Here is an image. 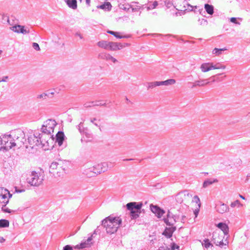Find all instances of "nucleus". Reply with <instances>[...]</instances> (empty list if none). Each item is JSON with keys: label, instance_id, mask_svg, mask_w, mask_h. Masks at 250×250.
Listing matches in <instances>:
<instances>
[{"label": "nucleus", "instance_id": "obj_5", "mask_svg": "<svg viewBox=\"0 0 250 250\" xmlns=\"http://www.w3.org/2000/svg\"><path fill=\"white\" fill-rule=\"evenodd\" d=\"M142 205L143 204H126L127 209L130 210L131 219H136L139 217Z\"/></svg>", "mask_w": 250, "mask_h": 250}, {"label": "nucleus", "instance_id": "obj_61", "mask_svg": "<svg viewBox=\"0 0 250 250\" xmlns=\"http://www.w3.org/2000/svg\"><path fill=\"white\" fill-rule=\"evenodd\" d=\"M80 1H81L82 0H80Z\"/></svg>", "mask_w": 250, "mask_h": 250}, {"label": "nucleus", "instance_id": "obj_19", "mask_svg": "<svg viewBox=\"0 0 250 250\" xmlns=\"http://www.w3.org/2000/svg\"><path fill=\"white\" fill-rule=\"evenodd\" d=\"M176 229V227L166 228L164 231L163 232V235H165L167 238H170L171 237H172L173 232Z\"/></svg>", "mask_w": 250, "mask_h": 250}, {"label": "nucleus", "instance_id": "obj_52", "mask_svg": "<svg viewBox=\"0 0 250 250\" xmlns=\"http://www.w3.org/2000/svg\"><path fill=\"white\" fill-rule=\"evenodd\" d=\"M54 93H55L54 91H52V92H49L47 94H49V95L50 94H51V95H53L54 94Z\"/></svg>", "mask_w": 250, "mask_h": 250}, {"label": "nucleus", "instance_id": "obj_25", "mask_svg": "<svg viewBox=\"0 0 250 250\" xmlns=\"http://www.w3.org/2000/svg\"><path fill=\"white\" fill-rule=\"evenodd\" d=\"M7 204H4L1 207V210L3 212L9 213H14L16 210H14L13 209H9L6 207Z\"/></svg>", "mask_w": 250, "mask_h": 250}, {"label": "nucleus", "instance_id": "obj_51", "mask_svg": "<svg viewBox=\"0 0 250 250\" xmlns=\"http://www.w3.org/2000/svg\"><path fill=\"white\" fill-rule=\"evenodd\" d=\"M86 3L87 4L89 5L90 3V0H86Z\"/></svg>", "mask_w": 250, "mask_h": 250}, {"label": "nucleus", "instance_id": "obj_49", "mask_svg": "<svg viewBox=\"0 0 250 250\" xmlns=\"http://www.w3.org/2000/svg\"><path fill=\"white\" fill-rule=\"evenodd\" d=\"M185 218H186V216L183 215L182 216V218H181V222H183V223H184L185 222Z\"/></svg>", "mask_w": 250, "mask_h": 250}, {"label": "nucleus", "instance_id": "obj_53", "mask_svg": "<svg viewBox=\"0 0 250 250\" xmlns=\"http://www.w3.org/2000/svg\"><path fill=\"white\" fill-rule=\"evenodd\" d=\"M175 245L173 244V245L172 246L171 249H172V250H174L175 249Z\"/></svg>", "mask_w": 250, "mask_h": 250}, {"label": "nucleus", "instance_id": "obj_38", "mask_svg": "<svg viewBox=\"0 0 250 250\" xmlns=\"http://www.w3.org/2000/svg\"><path fill=\"white\" fill-rule=\"evenodd\" d=\"M105 59L108 60H111L113 62H116L117 60L114 58L112 56H111L110 54H106L105 55Z\"/></svg>", "mask_w": 250, "mask_h": 250}, {"label": "nucleus", "instance_id": "obj_55", "mask_svg": "<svg viewBox=\"0 0 250 250\" xmlns=\"http://www.w3.org/2000/svg\"><path fill=\"white\" fill-rule=\"evenodd\" d=\"M98 231V229H97L94 232L93 234H96V232Z\"/></svg>", "mask_w": 250, "mask_h": 250}, {"label": "nucleus", "instance_id": "obj_16", "mask_svg": "<svg viewBox=\"0 0 250 250\" xmlns=\"http://www.w3.org/2000/svg\"><path fill=\"white\" fill-rule=\"evenodd\" d=\"M215 208L217 212L222 214L229 210L228 204H216Z\"/></svg>", "mask_w": 250, "mask_h": 250}, {"label": "nucleus", "instance_id": "obj_31", "mask_svg": "<svg viewBox=\"0 0 250 250\" xmlns=\"http://www.w3.org/2000/svg\"><path fill=\"white\" fill-rule=\"evenodd\" d=\"M160 82H151L148 83V88H153L156 86H160Z\"/></svg>", "mask_w": 250, "mask_h": 250}, {"label": "nucleus", "instance_id": "obj_17", "mask_svg": "<svg viewBox=\"0 0 250 250\" xmlns=\"http://www.w3.org/2000/svg\"><path fill=\"white\" fill-rule=\"evenodd\" d=\"M216 227L223 232L224 235H227L229 234V228L226 223L223 222L219 223L216 225Z\"/></svg>", "mask_w": 250, "mask_h": 250}, {"label": "nucleus", "instance_id": "obj_41", "mask_svg": "<svg viewBox=\"0 0 250 250\" xmlns=\"http://www.w3.org/2000/svg\"><path fill=\"white\" fill-rule=\"evenodd\" d=\"M33 46L37 50L39 51V50H40V46H39V44L37 43L34 42L33 43Z\"/></svg>", "mask_w": 250, "mask_h": 250}, {"label": "nucleus", "instance_id": "obj_6", "mask_svg": "<svg viewBox=\"0 0 250 250\" xmlns=\"http://www.w3.org/2000/svg\"><path fill=\"white\" fill-rule=\"evenodd\" d=\"M0 144L2 145L0 149L4 150H9L16 145V143L12 142L10 135L0 138Z\"/></svg>", "mask_w": 250, "mask_h": 250}, {"label": "nucleus", "instance_id": "obj_11", "mask_svg": "<svg viewBox=\"0 0 250 250\" xmlns=\"http://www.w3.org/2000/svg\"><path fill=\"white\" fill-rule=\"evenodd\" d=\"M224 236L220 234L217 232H214L212 234V241L217 246L223 248L224 246L227 245V244L223 242Z\"/></svg>", "mask_w": 250, "mask_h": 250}, {"label": "nucleus", "instance_id": "obj_12", "mask_svg": "<svg viewBox=\"0 0 250 250\" xmlns=\"http://www.w3.org/2000/svg\"><path fill=\"white\" fill-rule=\"evenodd\" d=\"M27 143L28 144L26 147L27 148H33L39 144V138L38 136H35L34 134L30 135L28 138Z\"/></svg>", "mask_w": 250, "mask_h": 250}, {"label": "nucleus", "instance_id": "obj_28", "mask_svg": "<svg viewBox=\"0 0 250 250\" xmlns=\"http://www.w3.org/2000/svg\"><path fill=\"white\" fill-rule=\"evenodd\" d=\"M225 50H227V48L225 47L221 49L215 48L213 50V53L215 54L216 56H218L221 54L222 51Z\"/></svg>", "mask_w": 250, "mask_h": 250}, {"label": "nucleus", "instance_id": "obj_40", "mask_svg": "<svg viewBox=\"0 0 250 250\" xmlns=\"http://www.w3.org/2000/svg\"><path fill=\"white\" fill-rule=\"evenodd\" d=\"M62 250H73V248L71 246L67 245L63 248Z\"/></svg>", "mask_w": 250, "mask_h": 250}, {"label": "nucleus", "instance_id": "obj_36", "mask_svg": "<svg viewBox=\"0 0 250 250\" xmlns=\"http://www.w3.org/2000/svg\"><path fill=\"white\" fill-rule=\"evenodd\" d=\"M201 205V204H198V205H197L198 207L193 211V212H194V215L195 216V217H197L198 215V214H199V210H200Z\"/></svg>", "mask_w": 250, "mask_h": 250}, {"label": "nucleus", "instance_id": "obj_23", "mask_svg": "<svg viewBox=\"0 0 250 250\" xmlns=\"http://www.w3.org/2000/svg\"><path fill=\"white\" fill-rule=\"evenodd\" d=\"M205 9L206 12L209 15H212L214 13V8L211 5L206 4L205 5Z\"/></svg>", "mask_w": 250, "mask_h": 250}, {"label": "nucleus", "instance_id": "obj_34", "mask_svg": "<svg viewBox=\"0 0 250 250\" xmlns=\"http://www.w3.org/2000/svg\"><path fill=\"white\" fill-rule=\"evenodd\" d=\"M163 220L167 225L169 226H173L174 223L176 222L175 219H174V221H169V218H164Z\"/></svg>", "mask_w": 250, "mask_h": 250}, {"label": "nucleus", "instance_id": "obj_1", "mask_svg": "<svg viewBox=\"0 0 250 250\" xmlns=\"http://www.w3.org/2000/svg\"><path fill=\"white\" fill-rule=\"evenodd\" d=\"M56 125L57 123L55 120L48 119L44 122L42 126V134L40 135L39 139L44 150L51 149L54 146V140L52 134Z\"/></svg>", "mask_w": 250, "mask_h": 250}, {"label": "nucleus", "instance_id": "obj_35", "mask_svg": "<svg viewBox=\"0 0 250 250\" xmlns=\"http://www.w3.org/2000/svg\"><path fill=\"white\" fill-rule=\"evenodd\" d=\"M209 82L207 81V80H204L200 81H198L196 82V84L199 86H204L208 83H209Z\"/></svg>", "mask_w": 250, "mask_h": 250}, {"label": "nucleus", "instance_id": "obj_21", "mask_svg": "<svg viewBox=\"0 0 250 250\" xmlns=\"http://www.w3.org/2000/svg\"><path fill=\"white\" fill-rule=\"evenodd\" d=\"M64 135L63 132L59 131L56 134V142H58L59 146H61L64 140Z\"/></svg>", "mask_w": 250, "mask_h": 250}, {"label": "nucleus", "instance_id": "obj_44", "mask_svg": "<svg viewBox=\"0 0 250 250\" xmlns=\"http://www.w3.org/2000/svg\"><path fill=\"white\" fill-rule=\"evenodd\" d=\"M157 250H170V249L167 247H165L163 246V247H160L159 248V249Z\"/></svg>", "mask_w": 250, "mask_h": 250}, {"label": "nucleus", "instance_id": "obj_10", "mask_svg": "<svg viewBox=\"0 0 250 250\" xmlns=\"http://www.w3.org/2000/svg\"><path fill=\"white\" fill-rule=\"evenodd\" d=\"M43 179L39 175V174L35 172H32L30 177L28 178V183L31 185L34 186H38L40 185Z\"/></svg>", "mask_w": 250, "mask_h": 250}, {"label": "nucleus", "instance_id": "obj_43", "mask_svg": "<svg viewBox=\"0 0 250 250\" xmlns=\"http://www.w3.org/2000/svg\"><path fill=\"white\" fill-rule=\"evenodd\" d=\"M40 98H45L46 96H49V94L47 93H42L40 95L38 96Z\"/></svg>", "mask_w": 250, "mask_h": 250}, {"label": "nucleus", "instance_id": "obj_45", "mask_svg": "<svg viewBox=\"0 0 250 250\" xmlns=\"http://www.w3.org/2000/svg\"><path fill=\"white\" fill-rule=\"evenodd\" d=\"M15 191H16V192L18 193V192H24L25 190L24 189L19 190L17 189V187H15Z\"/></svg>", "mask_w": 250, "mask_h": 250}, {"label": "nucleus", "instance_id": "obj_32", "mask_svg": "<svg viewBox=\"0 0 250 250\" xmlns=\"http://www.w3.org/2000/svg\"><path fill=\"white\" fill-rule=\"evenodd\" d=\"M204 243L202 245L207 249L210 246L213 247V245L210 242L208 239H205L204 240Z\"/></svg>", "mask_w": 250, "mask_h": 250}, {"label": "nucleus", "instance_id": "obj_7", "mask_svg": "<svg viewBox=\"0 0 250 250\" xmlns=\"http://www.w3.org/2000/svg\"><path fill=\"white\" fill-rule=\"evenodd\" d=\"M63 164L62 162H53L49 167V172L53 175H58L62 173L64 170Z\"/></svg>", "mask_w": 250, "mask_h": 250}, {"label": "nucleus", "instance_id": "obj_47", "mask_svg": "<svg viewBox=\"0 0 250 250\" xmlns=\"http://www.w3.org/2000/svg\"><path fill=\"white\" fill-rule=\"evenodd\" d=\"M7 79H8V77L5 76V77H3L1 80H0V82H5Z\"/></svg>", "mask_w": 250, "mask_h": 250}, {"label": "nucleus", "instance_id": "obj_58", "mask_svg": "<svg viewBox=\"0 0 250 250\" xmlns=\"http://www.w3.org/2000/svg\"><path fill=\"white\" fill-rule=\"evenodd\" d=\"M17 144L19 145V146H21V144H20V143L18 142H17Z\"/></svg>", "mask_w": 250, "mask_h": 250}, {"label": "nucleus", "instance_id": "obj_22", "mask_svg": "<svg viewBox=\"0 0 250 250\" xmlns=\"http://www.w3.org/2000/svg\"><path fill=\"white\" fill-rule=\"evenodd\" d=\"M66 2L69 7L73 9L77 8V4L76 0H67Z\"/></svg>", "mask_w": 250, "mask_h": 250}, {"label": "nucleus", "instance_id": "obj_20", "mask_svg": "<svg viewBox=\"0 0 250 250\" xmlns=\"http://www.w3.org/2000/svg\"><path fill=\"white\" fill-rule=\"evenodd\" d=\"M11 30L17 33H21L22 34L28 33L29 31L24 29V27L21 25H15L11 28Z\"/></svg>", "mask_w": 250, "mask_h": 250}, {"label": "nucleus", "instance_id": "obj_50", "mask_svg": "<svg viewBox=\"0 0 250 250\" xmlns=\"http://www.w3.org/2000/svg\"><path fill=\"white\" fill-rule=\"evenodd\" d=\"M171 217H172V216H170V212H169V211H168V213H167V218L169 219V218H171Z\"/></svg>", "mask_w": 250, "mask_h": 250}, {"label": "nucleus", "instance_id": "obj_59", "mask_svg": "<svg viewBox=\"0 0 250 250\" xmlns=\"http://www.w3.org/2000/svg\"><path fill=\"white\" fill-rule=\"evenodd\" d=\"M179 248V246H176V248H177V249H178Z\"/></svg>", "mask_w": 250, "mask_h": 250}, {"label": "nucleus", "instance_id": "obj_15", "mask_svg": "<svg viewBox=\"0 0 250 250\" xmlns=\"http://www.w3.org/2000/svg\"><path fill=\"white\" fill-rule=\"evenodd\" d=\"M92 236H93V235H91V236L89 237L87 239V240H86L85 241L82 242L79 245H76L75 247V248L81 249L88 248V247H90L91 244H92Z\"/></svg>", "mask_w": 250, "mask_h": 250}, {"label": "nucleus", "instance_id": "obj_18", "mask_svg": "<svg viewBox=\"0 0 250 250\" xmlns=\"http://www.w3.org/2000/svg\"><path fill=\"white\" fill-rule=\"evenodd\" d=\"M185 199H187V201H191L193 203H198L200 202V199L197 195L192 196L189 193L184 194Z\"/></svg>", "mask_w": 250, "mask_h": 250}, {"label": "nucleus", "instance_id": "obj_13", "mask_svg": "<svg viewBox=\"0 0 250 250\" xmlns=\"http://www.w3.org/2000/svg\"><path fill=\"white\" fill-rule=\"evenodd\" d=\"M12 195L6 188H0V199L2 200V202L7 203L8 200Z\"/></svg>", "mask_w": 250, "mask_h": 250}, {"label": "nucleus", "instance_id": "obj_57", "mask_svg": "<svg viewBox=\"0 0 250 250\" xmlns=\"http://www.w3.org/2000/svg\"><path fill=\"white\" fill-rule=\"evenodd\" d=\"M240 197L242 198L243 199H245L244 197L242 196V195H240Z\"/></svg>", "mask_w": 250, "mask_h": 250}, {"label": "nucleus", "instance_id": "obj_56", "mask_svg": "<svg viewBox=\"0 0 250 250\" xmlns=\"http://www.w3.org/2000/svg\"><path fill=\"white\" fill-rule=\"evenodd\" d=\"M242 204H238V207H242Z\"/></svg>", "mask_w": 250, "mask_h": 250}, {"label": "nucleus", "instance_id": "obj_48", "mask_svg": "<svg viewBox=\"0 0 250 250\" xmlns=\"http://www.w3.org/2000/svg\"><path fill=\"white\" fill-rule=\"evenodd\" d=\"M5 241V239L1 236H0V243H3Z\"/></svg>", "mask_w": 250, "mask_h": 250}, {"label": "nucleus", "instance_id": "obj_8", "mask_svg": "<svg viewBox=\"0 0 250 250\" xmlns=\"http://www.w3.org/2000/svg\"><path fill=\"white\" fill-rule=\"evenodd\" d=\"M226 67L224 65L214 64L212 62H206L203 63L200 67L201 70L203 72L206 73L209 71L215 69H224Z\"/></svg>", "mask_w": 250, "mask_h": 250}, {"label": "nucleus", "instance_id": "obj_27", "mask_svg": "<svg viewBox=\"0 0 250 250\" xmlns=\"http://www.w3.org/2000/svg\"><path fill=\"white\" fill-rule=\"evenodd\" d=\"M158 5V2L156 1H149L148 3L147 9L148 10H152L156 7Z\"/></svg>", "mask_w": 250, "mask_h": 250}, {"label": "nucleus", "instance_id": "obj_37", "mask_svg": "<svg viewBox=\"0 0 250 250\" xmlns=\"http://www.w3.org/2000/svg\"><path fill=\"white\" fill-rule=\"evenodd\" d=\"M29 207V206H26V207H19L17 209H13L14 210H16L15 211V213H17V212H18L19 211H22L23 210L25 209V208H28Z\"/></svg>", "mask_w": 250, "mask_h": 250}, {"label": "nucleus", "instance_id": "obj_30", "mask_svg": "<svg viewBox=\"0 0 250 250\" xmlns=\"http://www.w3.org/2000/svg\"><path fill=\"white\" fill-rule=\"evenodd\" d=\"M217 182H218V180L217 179H214L213 181H211L210 180H207L204 182L203 187L204 188H206L207 186H208V185H211L213 183H216Z\"/></svg>", "mask_w": 250, "mask_h": 250}, {"label": "nucleus", "instance_id": "obj_39", "mask_svg": "<svg viewBox=\"0 0 250 250\" xmlns=\"http://www.w3.org/2000/svg\"><path fill=\"white\" fill-rule=\"evenodd\" d=\"M107 32L110 34H111L116 38H121V36H120L118 34L119 33L118 32H113L112 31H107Z\"/></svg>", "mask_w": 250, "mask_h": 250}, {"label": "nucleus", "instance_id": "obj_33", "mask_svg": "<svg viewBox=\"0 0 250 250\" xmlns=\"http://www.w3.org/2000/svg\"><path fill=\"white\" fill-rule=\"evenodd\" d=\"M101 9H110L111 7V5L110 2H105L104 4L101 5L99 7Z\"/></svg>", "mask_w": 250, "mask_h": 250}, {"label": "nucleus", "instance_id": "obj_4", "mask_svg": "<svg viewBox=\"0 0 250 250\" xmlns=\"http://www.w3.org/2000/svg\"><path fill=\"white\" fill-rule=\"evenodd\" d=\"M97 45L100 47L113 51L119 50L123 47V45L121 43L114 42H108L105 41H101L98 42Z\"/></svg>", "mask_w": 250, "mask_h": 250}, {"label": "nucleus", "instance_id": "obj_54", "mask_svg": "<svg viewBox=\"0 0 250 250\" xmlns=\"http://www.w3.org/2000/svg\"><path fill=\"white\" fill-rule=\"evenodd\" d=\"M231 205V207L232 208H234L236 206V204H230Z\"/></svg>", "mask_w": 250, "mask_h": 250}, {"label": "nucleus", "instance_id": "obj_29", "mask_svg": "<svg viewBox=\"0 0 250 250\" xmlns=\"http://www.w3.org/2000/svg\"><path fill=\"white\" fill-rule=\"evenodd\" d=\"M0 21L2 22H9V20L8 16L4 14H0Z\"/></svg>", "mask_w": 250, "mask_h": 250}, {"label": "nucleus", "instance_id": "obj_42", "mask_svg": "<svg viewBox=\"0 0 250 250\" xmlns=\"http://www.w3.org/2000/svg\"><path fill=\"white\" fill-rule=\"evenodd\" d=\"M230 21L231 22H232L233 23L238 24H239V22H237L236 18H234V17L231 18L230 19Z\"/></svg>", "mask_w": 250, "mask_h": 250}, {"label": "nucleus", "instance_id": "obj_14", "mask_svg": "<svg viewBox=\"0 0 250 250\" xmlns=\"http://www.w3.org/2000/svg\"><path fill=\"white\" fill-rule=\"evenodd\" d=\"M150 207L152 212L154 213L158 218H161L165 213V210L157 205L150 204Z\"/></svg>", "mask_w": 250, "mask_h": 250}, {"label": "nucleus", "instance_id": "obj_2", "mask_svg": "<svg viewBox=\"0 0 250 250\" xmlns=\"http://www.w3.org/2000/svg\"><path fill=\"white\" fill-rule=\"evenodd\" d=\"M122 223V220L120 217L110 215L102 221V225L105 228L107 233L113 234L117 231Z\"/></svg>", "mask_w": 250, "mask_h": 250}, {"label": "nucleus", "instance_id": "obj_3", "mask_svg": "<svg viewBox=\"0 0 250 250\" xmlns=\"http://www.w3.org/2000/svg\"><path fill=\"white\" fill-rule=\"evenodd\" d=\"M102 171V164L98 163L88 165L85 169L86 174L89 177H92L98 175L101 173Z\"/></svg>", "mask_w": 250, "mask_h": 250}, {"label": "nucleus", "instance_id": "obj_26", "mask_svg": "<svg viewBox=\"0 0 250 250\" xmlns=\"http://www.w3.org/2000/svg\"><path fill=\"white\" fill-rule=\"evenodd\" d=\"M160 85H171L174 84L176 82L175 80L174 79H169L165 81L160 82Z\"/></svg>", "mask_w": 250, "mask_h": 250}, {"label": "nucleus", "instance_id": "obj_60", "mask_svg": "<svg viewBox=\"0 0 250 250\" xmlns=\"http://www.w3.org/2000/svg\"><path fill=\"white\" fill-rule=\"evenodd\" d=\"M130 203L133 204V203H136L135 202H130Z\"/></svg>", "mask_w": 250, "mask_h": 250}, {"label": "nucleus", "instance_id": "obj_9", "mask_svg": "<svg viewBox=\"0 0 250 250\" xmlns=\"http://www.w3.org/2000/svg\"><path fill=\"white\" fill-rule=\"evenodd\" d=\"M175 7L177 10L182 11H190L193 7L185 0H179L175 3Z\"/></svg>", "mask_w": 250, "mask_h": 250}, {"label": "nucleus", "instance_id": "obj_46", "mask_svg": "<svg viewBox=\"0 0 250 250\" xmlns=\"http://www.w3.org/2000/svg\"><path fill=\"white\" fill-rule=\"evenodd\" d=\"M176 217L175 216H172L171 218H169V221H174V219L176 220Z\"/></svg>", "mask_w": 250, "mask_h": 250}, {"label": "nucleus", "instance_id": "obj_24", "mask_svg": "<svg viewBox=\"0 0 250 250\" xmlns=\"http://www.w3.org/2000/svg\"><path fill=\"white\" fill-rule=\"evenodd\" d=\"M9 226V222L8 220L0 219V228H7Z\"/></svg>", "mask_w": 250, "mask_h": 250}]
</instances>
